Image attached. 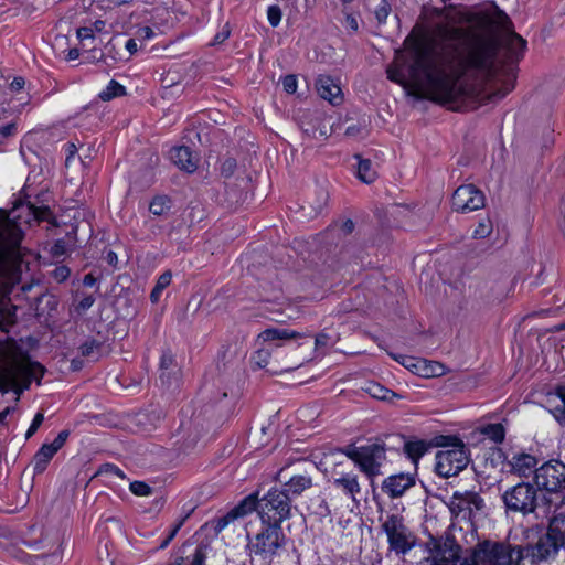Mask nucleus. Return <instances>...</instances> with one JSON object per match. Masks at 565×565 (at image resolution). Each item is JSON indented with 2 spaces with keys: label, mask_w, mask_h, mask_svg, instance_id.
Instances as JSON below:
<instances>
[{
  "label": "nucleus",
  "mask_w": 565,
  "mask_h": 565,
  "mask_svg": "<svg viewBox=\"0 0 565 565\" xmlns=\"http://www.w3.org/2000/svg\"><path fill=\"white\" fill-rule=\"evenodd\" d=\"M525 47L514 32L500 43L493 36L470 38L463 28L450 24L444 10L434 8L405 39L386 73L413 95L441 104L479 99L490 81L500 84L492 97L501 99L514 88L513 65Z\"/></svg>",
  "instance_id": "1"
},
{
  "label": "nucleus",
  "mask_w": 565,
  "mask_h": 565,
  "mask_svg": "<svg viewBox=\"0 0 565 565\" xmlns=\"http://www.w3.org/2000/svg\"><path fill=\"white\" fill-rule=\"evenodd\" d=\"M22 230L4 212L0 213V295L10 292L21 277Z\"/></svg>",
  "instance_id": "2"
},
{
  "label": "nucleus",
  "mask_w": 565,
  "mask_h": 565,
  "mask_svg": "<svg viewBox=\"0 0 565 565\" xmlns=\"http://www.w3.org/2000/svg\"><path fill=\"white\" fill-rule=\"evenodd\" d=\"M523 551L490 540L479 542L457 559V565H519Z\"/></svg>",
  "instance_id": "3"
},
{
  "label": "nucleus",
  "mask_w": 565,
  "mask_h": 565,
  "mask_svg": "<svg viewBox=\"0 0 565 565\" xmlns=\"http://www.w3.org/2000/svg\"><path fill=\"white\" fill-rule=\"evenodd\" d=\"M44 373L41 364L28 359L7 356L0 367V392L15 393V401L19 395L29 387L32 381H40Z\"/></svg>",
  "instance_id": "4"
},
{
  "label": "nucleus",
  "mask_w": 565,
  "mask_h": 565,
  "mask_svg": "<svg viewBox=\"0 0 565 565\" xmlns=\"http://www.w3.org/2000/svg\"><path fill=\"white\" fill-rule=\"evenodd\" d=\"M565 544V516L555 515L550 521V525L545 535L539 539L534 545L526 547L512 546L523 551L524 557H530L533 564L546 561L555 556L561 546Z\"/></svg>",
  "instance_id": "5"
},
{
  "label": "nucleus",
  "mask_w": 565,
  "mask_h": 565,
  "mask_svg": "<svg viewBox=\"0 0 565 565\" xmlns=\"http://www.w3.org/2000/svg\"><path fill=\"white\" fill-rule=\"evenodd\" d=\"M439 446H451L449 449H441L436 454V472L450 478L462 471L468 462V456L463 443L457 437L441 436Z\"/></svg>",
  "instance_id": "6"
},
{
  "label": "nucleus",
  "mask_w": 565,
  "mask_h": 565,
  "mask_svg": "<svg viewBox=\"0 0 565 565\" xmlns=\"http://www.w3.org/2000/svg\"><path fill=\"white\" fill-rule=\"evenodd\" d=\"M285 545V535L279 525H265L264 529L248 541L252 557L270 563Z\"/></svg>",
  "instance_id": "7"
},
{
  "label": "nucleus",
  "mask_w": 565,
  "mask_h": 565,
  "mask_svg": "<svg viewBox=\"0 0 565 565\" xmlns=\"http://www.w3.org/2000/svg\"><path fill=\"white\" fill-rule=\"evenodd\" d=\"M258 515L264 525H279L290 516V500L286 492L270 489L258 502Z\"/></svg>",
  "instance_id": "8"
},
{
  "label": "nucleus",
  "mask_w": 565,
  "mask_h": 565,
  "mask_svg": "<svg viewBox=\"0 0 565 565\" xmlns=\"http://www.w3.org/2000/svg\"><path fill=\"white\" fill-rule=\"evenodd\" d=\"M345 454L372 482L386 461L385 448L377 444L353 447Z\"/></svg>",
  "instance_id": "9"
},
{
  "label": "nucleus",
  "mask_w": 565,
  "mask_h": 565,
  "mask_svg": "<svg viewBox=\"0 0 565 565\" xmlns=\"http://www.w3.org/2000/svg\"><path fill=\"white\" fill-rule=\"evenodd\" d=\"M390 548L397 554L407 553L415 545V535L405 525L403 518L390 515L383 523Z\"/></svg>",
  "instance_id": "10"
},
{
  "label": "nucleus",
  "mask_w": 565,
  "mask_h": 565,
  "mask_svg": "<svg viewBox=\"0 0 565 565\" xmlns=\"http://www.w3.org/2000/svg\"><path fill=\"white\" fill-rule=\"evenodd\" d=\"M535 483L539 489L550 493L563 494L565 489V463L551 460L535 470Z\"/></svg>",
  "instance_id": "11"
},
{
  "label": "nucleus",
  "mask_w": 565,
  "mask_h": 565,
  "mask_svg": "<svg viewBox=\"0 0 565 565\" xmlns=\"http://www.w3.org/2000/svg\"><path fill=\"white\" fill-rule=\"evenodd\" d=\"M503 501L508 510L527 514L535 510L536 491L530 483L522 482L507 490Z\"/></svg>",
  "instance_id": "12"
},
{
  "label": "nucleus",
  "mask_w": 565,
  "mask_h": 565,
  "mask_svg": "<svg viewBox=\"0 0 565 565\" xmlns=\"http://www.w3.org/2000/svg\"><path fill=\"white\" fill-rule=\"evenodd\" d=\"M483 507V500L476 492H455L449 501V509L457 520L472 521Z\"/></svg>",
  "instance_id": "13"
},
{
  "label": "nucleus",
  "mask_w": 565,
  "mask_h": 565,
  "mask_svg": "<svg viewBox=\"0 0 565 565\" xmlns=\"http://www.w3.org/2000/svg\"><path fill=\"white\" fill-rule=\"evenodd\" d=\"M484 205V196L472 184L459 186L452 195V207L458 212H470Z\"/></svg>",
  "instance_id": "14"
},
{
  "label": "nucleus",
  "mask_w": 565,
  "mask_h": 565,
  "mask_svg": "<svg viewBox=\"0 0 565 565\" xmlns=\"http://www.w3.org/2000/svg\"><path fill=\"white\" fill-rule=\"evenodd\" d=\"M416 471L394 473L383 480L381 490L390 499H397L416 484Z\"/></svg>",
  "instance_id": "15"
},
{
  "label": "nucleus",
  "mask_w": 565,
  "mask_h": 565,
  "mask_svg": "<svg viewBox=\"0 0 565 565\" xmlns=\"http://www.w3.org/2000/svg\"><path fill=\"white\" fill-rule=\"evenodd\" d=\"M67 437L68 431L62 430L58 433V435L51 444L42 445V447L38 450V452L34 456V470L36 472H42L45 470L49 461L63 447Z\"/></svg>",
  "instance_id": "16"
},
{
  "label": "nucleus",
  "mask_w": 565,
  "mask_h": 565,
  "mask_svg": "<svg viewBox=\"0 0 565 565\" xmlns=\"http://www.w3.org/2000/svg\"><path fill=\"white\" fill-rule=\"evenodd\" d=\"M543 407L563 426L565 423V388L557 386L554 392H547L542 401Z\"/></svg>",
  "instance_id": "17"
},
{
  "label": "nucleus",
  "mask_w": 565,
  "mask_h": 565,
  "mask_svg": "<svg viewBox=\"0 0 565 565\" xmlns=\"http://www.w3.org/2000/svg\"><path fill=\"white\" fill-rule=\"evenodd\" d=\"M316 86L319 96L332 105H339L343 100L340 85L330 76H319Z\"/></svg>",
  "instance_id": "18"
},
{
  "label": "nucleus",
  "mask_w": 565,
  "mask_h": 565,
  "mask_svg": "<svg viewBox=\"0 0 565 565\" xmlns=\"http://www.w3.org/2000/svg\"><path fill=\"white\" fill-rule=\"evenodd\" d=\"M171 161L181 170L193 172L198 167L196 157L191 152L190 148L184 146L173 147L170 150Z\"/></svg>",
  "instance_id": "19"
},
{
  "label": "nucleus",
  "mask_w": 565,
  "mask_h": 565,
  "mask_svg": "<svg viewBox=\"0 0 565 565\" xmlns=\"http://www.w3.org/2000/svg\"><path fill=\"white\" fill-rule=\"evenodd\" d=\"M334 487L341 489L352 501L358 502L356 495L361 493L358 476L353 472L341 473L333 479Z\"/></svg>",
  "instance_id": "20"
},
{
  "label": "nucleus",
  "mask_w": 565,
  "mask_h": 565,
  "mask_svg": "<svg viewBox=\"0 0 565 565\" xmlns=\"http://www.w3.org/2000/svg\"><path fill=\"white\" fill-rule=\"evenodd\" d=\"M258 502L256 493H252L244 498L235 508H233L226 515V522L237 518H243L253 511H258Z\"/></svg>",
  "instance_id": "21"
},
{
  "label": "nucleus",
  "mask_w": 565,
  "mask_h": 565,
  "mask_svg": "<svg viewBox=\"0 0 565 565\" xmlns=\"http://www.w3.org/2000/svg\"><path fill=\"white\" fill-rule=\"evenodd\" d=\"M537 461L534 456L529 454H519L512 457L511 468L521 477L529 476L535 468Z\"/></svg>",
  "instance_id": "22"
},
{
  "label": "nucleus",
  "mask_w": 565,
  "mask_h": 565,
  "mask_svg": "<svg viewBox=\"0 0 565 565\" xmlns=\"http://www.w3.org/2000/svg\"><path fill=\"white\" fill-rule=\"evenodd\" d=\"M430 444L423 439H412L404 444V452L417 467L419 459L429 450Z\"/></svg>",
  "instance_id": "23"
},
{
  "label": "nucleus",
  "mask_w": 565,
  "mask_h": 565,
  "mask_svg": "<svg viewBox=\"0 0 565 565\" xmlns=\"http://www.w3.org/2000/svg\"><path fill=\"white\" fill-rule=\"evenodd\" d=\"M125 49L126 51L128 52V56L125 57L122 55H119V56H113V51L115 50V45L109 42L106 46H105V52H104V60L107 64H109V60H111V63H119V62H124V61H128L134 54H136L139 50V45H138V40L137 38L135 39H129L126 43H125Z\"/></svg>",
  "instance_id": "24"
},
{
  "label": "nucleus",
  "mask_w": 565,
  "mask_h": 565,
  "mask_svg": "<svg viewBox=\"0 0 565 565\" xmlns=\"http://www.w3.org/2000/svg\"><path fill=\"white\" fill-rule=\"evenodd\" d=\"M356 159V177L364 183H372L376 179V171L372 162L355 156Z\"/></svg>",
  "instance_id": "25"
},
{
  "label": "nucleus",
  "mask_w": 565,
  "mask_h": 565,
  "mask_svg": "<svg viewBox=\"0 0 565 565\" xmlns=\"http://www.w3.org/2000/svg\"><path fill=\"white\" fill-rule=\"evenodd\" d=\"M419 366L416 370V375L422 377H435L444 374L445 367L443 364L434 361L422 359Z\"/></svg>",
  "instance_id": "26"
},
{
  "label": "nucleus",
  "mask_w": 565,
  "mask_h": 565,
  "mask_svg": "<svg viewBox=\"0 0 565 565\" xmlns=\"http://www.w3.org/2000/svg\"><path fill=\"white\" fill-rule=\"evenodd\" d=\"M364 391L371 397L380 401H392L393 398L397 397V394L375 382L367 383L364 387Z\"/></svg>",
  "instance_id": "27"
},
{
  "label": "nucleus",
  "mask_w": 565,
  "mask_h": 565,
  "mask_svg": "<svg viewBox=\"0 0 565 565\" xmlns=\"http://www.w3.org/2000/svg\"><path fill=\"white\" fill-rule=\"evenodd\" d=\"M480 433L489 440L499 444L503 441L505 429L502 424H487L480 428Z\"/></svg>",
  "instance_id": "28"
},
{
  "label": "nucleus",
  "mask_w": 565,
  "mask_h": 565,
  "mask_svg": "<svg viewBox=\"0 0 565 565\" xmlns=\"http://www.w3.org/2000/svg\"><path fill=\"white\" fill-rule=\"evenodd\" d=\"M312 484L311 478L306 475H298L292 478L286 483L287 491L294 493V494H300L306 489H309Z\"/></svg>",
  "instance_id": "29"
},
{
  "label": "nucleus",
  "mask_w": 565,
  "mask_h": 565,
  "mask_svg": "<svg viewBox=\"0 0 565 565\" xmlns=\"http://www.w3.org/2000/svg\"><path fill=\"white\" fill-rule=\"evenodd\" d=\"M172 274L171 271H164L157 280L154 288L151 291L150 299L153 303L158 302L162 291L171 284Z\"/></svg>",
  "instance_id": "30"
},
{
  "label": "nucleus",
  "mask_w": 565,
  "mask_h": 565,
  "mask_svg": "<svg viewBox=\"0 0 565 565\" xmlns=\"http://www.w3.org/2000/svg\"><path fill=\"white\" fill-rule=\"evenodd\" d=\"M422 565H457L455 555L449 553L446 555L445 552H437L429 557H426Z\"/></svg>",
  "instance_id": "31"
},
{
  "label": "nucleus",
  "mask_w": 565,
  "mask_h": 565,
  "mask_svg": "<svg viewBox=\"0 0 565 565\" xmlns=\"http://www.w3.org/2000/svg\"><path fill=\"white\" fill-rule=\"evenodd\" d=\"M171 207V203L168 196L158 195L152 199L149 205V211L157 216L166 214Z\"/></svg>",
  "instance_id": "32"
},
{
  "label": "nucleus",
  "mask_w": 565,
  "mask_h": 565,
  "mask_svg": "<svg viewBox=\"0 0 565 565\" xmlns=\"http://www.w3.org/2000/svg\"><path fill=\"white\" fill-rule=\"evenodd\" d=\"M125 94V87L120 85L118 82L111 79L108 85L100 90L99 97L103 100H110L115 97L121 96Z\"/></svg>",
  "instance_id": "33"
},
{
  "label": "nucleus",
  "mask_w": 565,
  "mask_h": 565,
  "mask_svg": "<svg viewBox=\"0 0 565 565\" xmlns=\"http://www.w3.org/2000/svg\"><path fill=\"white\" fill-rule=\"evenodd\" d=\"M490 23L502 31H507L508 33L510 32L511 21L509 17L498 8H495L493 13L491 14Z\"/></svg>",
  "instance_id": "34"
},
{
  "label": "nucleus",
  "mask_w": 565,
  "mask_h": 565,
  "mask_svg": "<svg viewBox=\"0 0 565 565\" xmlns=\"http://www.w3.org/2000/svg\"><path fill=\"white\" fill-rule=\"evenodd\" d=\"M100 344L95 340H88L81 345V353L92 360H96L99 356Z\"/></svg>",
  "instance_id": "35"
},
{
  "label": "nucleus",
  "mask_w": 565,
  "mask_h": 565,
  "mask_svg": "<svg viewBox=\"0 0 565 565\" xmlns=\"http://www.w3.org/2000/svg\"><path fill=\"white\" fill-rule=\"evenodd\" d=\"M492 232V223L489 218H482L472 232L475 238H484Z\"/></svg>",
  "instance_id": "36"
},
{
  "label": "nucleus",
  "mask_w": 565,
  "mask_h": 565,
  "mask_svg": "<svg viewBox=\"0 0 565 565\" xmlns=\"http://www.w3.org/2000/svg\"><path fill=\"white\" fill-rule=\"evenodd\" d=\"M291 334L287 330L267 329L260 333L264 341H275L281 339H289Z\"/></svg>",
  "instance_id": "37"
},
{
  "label": "nucleus",
  "mask_w": 565,
  "mask_h": 565,
  "mask_svg": "<svg viewBox=\"0 0 565 565\" xmlns=\"http://www.w3.org/2000/svg\"><path fill=\"white\" fill-rule=\"evenodd\" d=\"M394 359L414 374H416V370L419 366V363H417V362H419L422 360L419 358L407 356V355H395Z\"/></svg>",
  "instance_id": "38"
},
{
  "label": "nucleus",
  "mask_w": 565,
  "mask_h": 565,
  "mask_svg": "<svg viewBox=\"0 0 565 565\" xmlns=\"http://www.w3.org/2000/svg\"><path fill=\"white\" fill-rule=\"evenodd\" d=\"M129 489L135 495L138 497H149L152 493L151 487L142 481L131 482Z\"/></svg>",
  "instance_id": "39"
},
{
  "label": "nucleus",
  "mask_w": 565,
  "mask_h": 565,
  "mask_svg": "<svg viewBox=\"0 0 565 565\" xmlns=\"http://www.w3.org/2000/svg\"><path fill=\"white\" fill-rule=\"evenodd\" d=\"M281 10L278 6H270L267 10V19L271 26H277L281 21Z\"/></svg>",
  "instance_id": "40"
},
{
  "label": "nucleus",
  "mask_w": 565,
  "mask_h": 565,
  "mask_svg": "<svg viewBox=\"0 0 565 565\" xmlns=\"http://www.w3.org/2000/svg\"><path fill=\"white\" fill-rule=\"evenodd\" d=\"M136 38L139 42L145 43L154 39L156 32L150 26H142L137 30Z\"/></svg>",
  "instance_id": "41"
},
{
  "label": "nucleus",
  "mask_w": 565,
  "mask_h": 565,
  "mask_svg": "<svg viewBox=\"0 0 565 565\" xmlns=\"http://www.w3.org/2000/svg\"><path fill=\"white\" fill-rule=\"evenodd\" d=\"M284 90L288 94H294L298 87V81L295 75H287L282 78Z\"/></svg>",
  "instance_id": "42"
},
{
  "label": "nucleus",
  "mask_w": 565,
  "mask_h": 565,
  "mask_svg": "<svg viewBox=\"0 0 565 565\" xmlns=\"http://www.w3.org/2000/svg\"><path fill=\"white\" fill-rule=\"evenodd\" d=\"M44 420V415L43 413H36L29 429L26 430L25 433V438L29 439L30 437H32L36 430L39 429V427L42 425Z\"/></svg>",
  "instance_id": "43"
},
{
  "label": "nucleus",
  "mask_w": 565,
  "mask_h": 565,
  "mask_svg": "<svg viewBox=\"0 0 565 565\" xmlns=\"http://www.w3.org/2000/svg\"><path fill=\"white\" fill-rule=\"evenodd\" d=\"M25 85V81L23 77L18 76L14 77L13 81L10 83L9 89L11 93L19 94L23 90Z\"/></svg>",
  "instance_id": "44"
},
{
  "label": "nucleus",
  "mask_w": 565,
  "mask_h": 565,
  "mask_svg": "<svg viewBox=\"0 0 565 565\" xmlns=\"http://www.w3.org/2000/svg\"><path fill=\"white\" fill-rule=\"evenodd\" d=\"M29 211L32 212L33 216L38 220V221H44L47 218V215H49V209L47 207H33V206H28Z\"/></svg>",
  "instance_id": "45"
},
{
  "label": "nucleus",
  "mask_w": 565,
  "mask_h": 565,
  "mask_svg": "<svg viewBox=\"0 0 565 565\" xmlns=\"http://www.w3.org/2000/svg\"><path fill=\"white\" fill-rule=\"evenodd\" d=\"M77 38L79 41L84 42L86 40L94 39V30L89 26H83L77 30Z\"/></svg>",
  "instance_id": "46"
},
{
  "label": "nucleus",
  "mask_w": 565,
  "mask_h": 565,
  "mask_svg": "<svg viewBox=\"0 0 565 565\" xmlns=\"http://www.w3.org/2000/svg\"><path fill=\"white\" fill-rule=\"evenodd\" d=\"M230 36V29L227 25L223 26V29L214 36L213 44H221Z\"/></svg>",
  "instance_id": "47"
},
{
  "label": "nucleus",
  "mask_w": 565,
  "mask_h": 565,
  "mask_svg": "<svg viewBox=\"0 0 565 565\" xmlns=\"http://www.w3.org/2000/svg\"><path fill=\"white\" fill-rule=\"evenodd\" d=\"M70 275V270L67 267H57L55 270H54V278L58 281H62L64 279H66Z\"/></svg>",
  "instance_id": "48"
},
{
  "label": "nucleus",
  "mask_w": 565,
  "mask_h": 565,
  "mask_svg": "<svg viewBox=\"0 0 565 565\" xmlns=\"http://www.w3.org/2000/svg\"><path fill=\"white\" fill-rule=\"evenodd\" d=\"M345 28H348L349 30H351L353 32L358 31L359 23H358L356 18L353 17L352 14H348L345 17Z\"/></svg>",
  "instance_id": "49"
},
{
  "label": "nucleus",
  "mask_w": 565,
  "mask_h": 565,
  "mask_svg": "<svg viewBox=\"0 0 565 565\" xmlns=\"http://www.w3.org/2000/svg\"><path fill=\"white\" fill-rule=\"evenodd\" d=\"M15 132V125L14 124H8L0 127V136L1 137H9L12 136Z\"/></svg>",
  "instance_id": "50"
},
{
  "label": "nucleus",
  "mask_w": 565,
  "mask_h": 565,
  "mask_svg": "<svg viewBox=\"0 0 565 565\" xmlns=\"http://www.w3.org/2000/svg\"><path fill=\"white\" fill-rule=\"evenodd\" d=\"M330 342V337L326 333H320L316 338V345L317 347H327Z\"/></svg>",
  "instance_id": "51"
},
{
  "label": "nucleus",
  "mask_w": 565,
  "mask_h": 565,
  "mask_svg": "<svg viewBox=\"0 0 565 565\" xmlns=\"http://www.w3.org/2000/svg\"><path fill=\"white\" fill-rule=\"evenodd\" d=\"M64 253V244L63 242H56L53 247V254L54 255H61Z\"/></svg>",
  "instance_id": "52"
},
{
  "label": "nucleus",
  "mask_w": 565,
  "mask_h": 565,
  "mask_svg": "<svg viewBox=\"0 0 565 565\" xmlns=\"http://www.w3.org/2000/svg\"><path fill=\"white\" fill-rule=\"evenodd\" d=\"M66 152H67V158H66V160L68 161V160H70V158H71L72 156H74V153L76 152V147H75V145H74V143H67V145H66Z\"/></svg>",
  "instance_id": "53"
},
{
  "label": "nucleus",
  "mask_w": 565,
  "mask_h": 565,
  "mask_svg": "<svg viewBox=\"0 0 565 565\" xmlns=\"http://www.w3.org/2000/svg\"><path fill=\"white\" fill-rule=\"evenodd\" d=\"M79 56V52L77 49H72L68 51L67 58L70 61L76 60Z\"/></svg>",
  "instance_id": "54"
},
{
  "label": "nucleus",
  "mask_w": 565,
  "mask_h": 565,
  "mask_svg": "<svg viewBox=\"0 0 565 565\" xmlns=\"http://www.w3.org/2000/svg\"><path fill=\"white\" fill-rule=\"evenodd\" d=\"M104 28H105V22H104V21H102V20H97V21L94 23V28H93V30H94V32H95V31H96V32H100V31H103V29H104Z\"/></svg>",
  "instance_id": "55"
},
{
  "label": "nucleus",
  "mask_w": 565,
  "mask_h": 565,
  "mask_svg": "<svg viewBox=\"0 0 565 565\" xmlns=\"http://www.w3.org/2000/svg\"><path fill=\"white\" fill-rule=\"evenodd\" d=\"M108 469H109V470H110L115 476H117V477H119V478H124V477H125V476H124V472H122L119 468H117V467H115V466H109V468H108Z\"/></svg>",
  "instance_id": "56"
},
{
  "label": "nucleus",
  "mask_w": 565,
  "mask_h": 565,
  "mask_svg": "<svg viewBox=\"0 0 565 565\" xmlns=\"http://www.w3.org/2000/svg\"><path fill=\"white\" fill-rule=\"evenodd\" d=\"M180 526H181V523L174 526V529L172 530V532L169 535L168 540L164 542V544L162 546H166L169 543V541L174 537V535L178 533Z\"/></svg>",
  "instance_id": "57"
},
{
  "label": "nucleus",
  "mask_w": 565,
  "mask_h": 565,
  "mask_svg": "<svg viewBox=\"0 0 565 565\" xmlns=\"http://www.w3.org/2000/svg\"><path fill=\"white\" fill-rule=\"evenodd\" d=\"M353 226H354L353 222L351 220H348L343 224V231L349 233V232H351L353 230Z\"/></svg>",
  "instance_id": "58"
},
{
  "label": "nucleus",
  "mask_w": 565,
  "mask_h": 565,
  "mask_svg": "<svg viewBox=\"0 0 565 565\" xmlns=\"http://www.w3.org/2000/svg\"><path fill=\"white\" fill-rule=\"evenodd\" d=\"M172 361V358L170 355H163L161 358V365L163 367H167L168 366V363H170Z\"/></svg>",
  "instance_id": "59"
},
{
  "label": "nucleus",
  "mask_w": 565,
  "mask_h": 565,
  "mask_svg": "<svg viewBox=\"0 0 565 565\" xmlns=\"http://www.w3.org/2000/svg\"><path fill=\"white\" fill-rule=\"evenodd\" d=\"M107 258H108V262L110 264H113L116 259H117V256L114 252H109L108 255H107Z\"/></svg>",
  "instance_id": "60"
},
{
  "label": "nucleus",
  "mask_w": 565,
  "mask_h": 565,
  "mask_svg": "<svg viewBox=\"0 0 565 565\" xmlns=\"http://www.w3.org/2000/svg\"><path fill=\"white\" fill-rule=\"evenodd\" d=\"M9 412H10L9 407H6L2 412H0V422H2L7 417Z\"/></svg>",
  "instance_id": "61"
},
{
  "label": "nucleus",
  "mask_w": 565,
  "mask_h": 565,
  "mask_svg": "<svg viewBox=\"0 0 565 565\" xmlns=\"http://www.w3.org/2000/svg\"><path fill=\"white\" fill-rule=\"evenodd\" d=\"M131 0H111V2L115 4V6H121V4H126V3H129Z\"/></svg>",
  "instance_id": "62"
},
{
  "label": "nucleus",
  "mask_w": 565,
  "mask_h": 565,
  "mask_svg": "<svg viewBox=\"0 0 565 565\" xmlns=\"http://www.w3.org/2000/svg\"><path fill=\"white\" fill-rule=\"evenodd\" d=\"M84 284L87 285V286H92L93 285V278L90 276H86L84 278Z\"/></svg>",
  "instance_id": "63"
},
{
  "label": "nucleus",
  "mask_w": 565,
  "mask_h": 565,
  "mask_svg": "<svg viewBox=\"0 0 565 565\" xmlns=\"http://www.w3.org/2000/svg\"><path fill=\"white\" fill-rule=\"evenodd\" d=\"M92 305V301L89 299H86L85 302H83V307H89Z\"/></svg>",
  "instance_id": "64"
}]
</instances>
